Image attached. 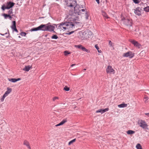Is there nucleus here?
I'll return each instance as SVG.
<instances>
[{
  "label": "nucleus",
  "mask_w": 149,
  "mask_h": 149,
  "mask_svg": "<svg viewBox=\"0 0 149 149\" xmlns=\"http://www.w3.org/2000/svg\"><path fill=\"white\" fill-rule=\"evenodd\" d=\"M80 9H81L79 6L78 5H76L74 7V12L70 11L69 15L71 16V20L74 23L76 24H80V22L79 20L78 17L76 16V15H79L80 13Z\"/></svg>",
  "instance_id": "nucleus-1"
},
{
  "label": "nucleus",
  "mask_w": 149,
  "mask_h": 149,
  "mask_svg": "<svg viewBox=\"0 0 149 149\" xmlns=\"http://www.w3.org/2000/svg\"><path fill=\"white\" fill-rule=\"evenodd\" d=\"M93 34L92 32L89 30H87L80 33V36L82 40H86L91 37Z\"/></svg>",
  "instance_id": "nucleus-2"
},
{
  "label": "nucleus",
  "mask_w": 149,
  "mask_h": 149,
  "mask_svg": "<svg viewBox=\"0 0 149 149\" xmlns=\"http://www.w3.org/2000/svg\"><path fill=\"white\" fill-rule=\"evenodd\" d=\"M66 22H63L60 24L55 25L58 29H59L60 31H64L66 30L67 25Z\"/></svg>",
  "instance_id": "nucleus-3"
},
{
  "label": "nucleus",
  "mask_w": 149,
  "mask_h": 149,
  "mask_svg": "<svg viewBox=\"0 0 149 149\" xmlns=\"http://www.w3.org/2000/svg\"><path fill=\"white\" fill-rule=\"evenodd\" d=\"M138 124L140 127L144 129H147L148 127V125L146 122L144 120L141 119L138 120Z\"/></svg>",
  "instance_id": "nucleus-4"
},
{
  "label": "nucleus",
  "mask_w": 149,
  "mask_h": 149,
  "mask_svg": "<svg viewBox=\"0 0 149 149\" xmlns=\"http://www.w3.org/2000/svg\"><path fill=\"white\" fill-rule=\"evenodd\" d=\"M122 20L123 21L124 24L127 26H132L133 23L131 19L128 18H122Z\"/></svg>",
  "instance_id": "nucleus-5"
},
{
  "label": "nucleus",
  "mask_w": 149,
  "mask_h": 149,
  "mask_svg": "<svg viewBox=\"0 0 149 149\" xmlns=\"http://www.w3.org/2000/svg\"><path fill=\"white\" fill-rule=\"evenodd\" d=\"M68 6L70 7H74L76 5L77 2L75 0H65Z\"/></svg>",
  "instance_id": "nucleus-6"
},
{
  "label": "nucleus",
  "mask_w": 149,
  "mask_h": 149,
  "mask_svg": "<svg viewBox=\"0 0 149 149\" xmlns=\"http://www.w3.org/2000/svg\"><path fill=\"white\" fill-rule=\"evenodd\" d=\"M66 29L69 30L73 29L74 28L75 25L71 22H66Z\"/></svg>",
  "instance_id": "nucleus-7"
},
{
  "label": "nucleus",
  "mask_w": 149,
  "mask_h": 149,
  "mask_svg": "<svg viewBox=\"0 0 149 149\" xmlns=\"http://www.w3.org/2000/svg\"><path fill=\"white\" fill-rule=\"evenodd\" d=\"M49 24L50 23H49L47 24H46L45 31H48L50 32L54 31L55 27L53 25H49Z\"/></svg>",
  "instance_id": "nucleus-8"
},
{
  "label": "nucleus",
  "mask_w": 149,
  "mask_h": 149,
  "mask_svg": "<svg viewBox=\"0 0 149 149\" xmlns=\"http://www.w3.org/2000/svg\"><path fill=\"white\" fill-rule=\"evenodd\" d=\"M129 41L135 47L139 48L141 46V45L140 43L134 40L130 39Z\"/></svg>",
  "instance_id": "nucleus-9"
},
{
  "label": "nucleus",
  "mask_w": 149,
  "mask_h": 149,
  "mask_svg": "<svg viewBox=\"0 0 149 149\" xmlns=\"http://www.w3.org/2000/svg\"><path fill=\"white\" fill-rule=\"evenodd\" d=\"M134 54L132 52L129 51L127 53H124L123 56L125 57H129L130 58H132L134 56Z\"/></svg>",
  "instance_id": "nucleus-10"
},
{
  "label": "nucleus",
  "mask_w": 149,
  "mask_h": 149,
  "mask_svg": "<svg viewBox=\"0 0 149 149\" xmlns=\"http://www.w3.org/2000/svg\"><path fill=\"white\" fill-rule=\"evenodd\" d=\"M106 71L107 73H110L114 74L115 71L112 68L111 66L108 65L106 70Z\"/></svg>",
  "instance_id": "nucleus-11"
},
{
  "label": "nucleus",
  "mask_w": 149,
  "mask_h": 149,
  "mask_svg": "<svg viewBox=\"0 0 149 149\" xmlns=\"http://www.w3.org/2000/svg\"><path fill=\"white\" fill-rule=\"evenodd\" d=\"M75 47L79 49H81L83 51H85L88 53L90 52V51L89 50L87 49L82 45H75Z\"/></svg>",
  "instance_id": "nucleus-12"
},
{
  "label": "nucleus",
  "mask_w": 149,
  "mask_h": 149,
  "mask_svg": "<svg viewBox=\"0 0 149 149\" xmlns=\"http://www.w3.org/2000/svg\"><path fill=\"white\" fill-rule=\"evenodd\" d=\"M142 10L141 8L139 7H137L134 9V13L136 15H141Z\"/></svg>",
  "instance_id": "nucleus-13"
},
{
  "label": "nucleus",
  "mask_w": 149,
  "mask_h": 149,
  "mask_svg": "<svg viewBox=\"0 0 149 149\" xmlns=\"http://www.w3.org/2000/svg\"><path fill=\"white\" fill-rule=\"evenodd\" d=\"M15 3L13 2L9 1L6 3V7L8 9H9L12 8L15 5Z\"/></svg>",
  "instance_id": "nucleus-14"
},
{
  "label": "nucleus",
  "mask_w": 149,
  "mask_h": 149,
  "mask_svg": "<svg viewBox=\"0 0 149 149\" xmlns=\"http://www.w3.org/2000/svg\"><path fill=\"white\" fill-rule=\"evenodd\" d=\"M46 24H41L38 27L39 31H45L46 30Z\"/></svg>",
  "instance_id": "nucleus-15"
},
{
  "label": "nucleus",
  "mask_w": 149,
  "mask_h": 149,
  "mask_svg": "<svg viewBox=\"0 0 149 149\" xmlns=\"http://www.w3.org/2000/svg\"><path fill=\"white\" fill-rule=\"evenodd\" d=\"M9 81L12 82H15L17 81L20 80L21 79L20 78H18L17 79L15 78H12L11 79H8Z\"/></svg>",
  "instance_id": "nucleus-16"
},
{
  "label": "nucleus",
  "mask_w": 149,
  "mask_h": 149,
  "mask_svg": "<svg viewBox=\"0 0 149 149\" xmlns=\"http://www.w3.org/2000/svg\"><path fill=\"white\" fill-rule=\"evenodd\" d=\"M24 145L26 146L29 149H31L29 143L26 140H25L23 143Z\"/></svg>",
  "instance_id": "nucleus-17"
},
{
  "label": "nucleus",
  "mask_w": 149,
  "mask_h": 149,
  "mask_svg": "<svg viewBox=\"0 0 149 149\" xmlns=\"http://www.w3.org/2000/svg\"><path fill=\"white\" fill-rule=\"evenodd\" d=\"M101 12L102 15L106 19H108L109 18V17L105 12L104 11V10H102L101 11Z\"/></svg>",
  "instance_id": "nucleus-18"
},
{
  "label": "nucleus",
  "mask_w": 149,
  "mask_h": 149,
  "mask_svg": "<svg viewBox=\"0 0 149 149\" xmlns=\"http://www.w3.org/2000/svg\"><path fill=\"white\" fill-rule=\"evenodd\" d=\"M67 120L66 119L63 120L62 121H61L60 123L56 125H55V126L56 127H57V126L61 125H62L64 123H65V122H67Z\"/></svg>",
  "instance_id": "nucleus-19"
},
{
  "label": "nucleus",
  "mask_w": 149,
  "mask_h": 149,
  "mask_svg": "<svg viewBox=\"0 0 149 149\" xmlns=\"http://www.w3.org/2000/svg\"><path fill=\"white\" fill-rule=\"evenodd\" d=\"M7 89V90L4 94H5V95H6V96H7L12 91V89L10 88H8Z\"/></svg>",
  "instance_id": "nucleus-20"
},
{
  "label": "nucleus",
  "mask_w": 149,
  "mask_h": 149,
  "mask_svg": "<svg viewBox=\"0 0 149 149\" xmlns=\"http://www.w3.org/2000/svg\"><path fill=\"white\" fill-rule=\"evenodd\" d=\"M31 68V66L28 65L27 66H26L25 68L23 69V70L26 71H29V70Z\"/></svg>",
  "instance_id": "nucleus-21"
},
{
  "label": "nucleus",
  "mask_w": 149,
  "mask_h": 149,
  "mask_svg": "<svg viewBox=\"0 0 149 149\" xmlns=\"http://www.w3.org/2000/svg\"><path fill=\"white\" fill-rule=\"evenodd\" d=\"M127 106V104L123 103L118 105V107H119V108H124L126 107Z\"/></svg>",
  "instance_id": "nucleus-22"
},
{
  "label": "nucleus",
  "mask_w": 149,
  "mask_h": 149,
  "mask_svg": "<svg viewBox=\"0 0 149 149\" xmlns=\"http://www.w3.org/2000/svg\"><path fill=\"white\" fill-rule=\"evenodd\" d=\"M11 29H13L16 27V22L14 21L12 22V25L11 27Z\"/></svg>",
  "instance_id": "nucleus-23"
},
{
  "label": "nucleus",
  "mask_w": 149,
  "mask_h": 149,
  "mask_svg": "<svg viewBox=\"0 0 149 149\" xmlns=\"http://www.w3.org/2000/svg\"><path fill=\"white\" fill-rule=\"evenodd\" d=\"M109 44L110 47L113 48L114 49V44L113 43L111 40H109Z\"/></svg>",
  "instance_id": "nucleus-24"
},
{
  "label": "nucleus",
  "mask_w": 149,
  "mask_h": 149,
  "mask_svg": "<svg viewBox=\"0 0 149 149\" xmlns=\"http://www.w3.org/2000/svg\"><path fill=\"white\" fill-rule=\"evenodd\" d=\"M135 131L132 130H129L127 132V133L128 134H132L135 133Z\"/></svg>",
  "instance_id": "nucleus-25"
},
{
  "label": "nucleus",
  "mask_w": 149,
  "mask_h": 149,
  "mask_svg": "<svg viewBox=\"0 0 149 149\" xmlns=\"http://www.w3.org/2000/svg\"><path fill=\"white\" fill-rule=\"evenodd\" d=\"M71 53V52L68 51L66 50L64 52V54L66 56H67L68 55L70 54Z\"/></svg>",
  "instance_id": "nucleus-26"
},
{
  "label": "nucleus",
  "mask_w": 149,
  "mask_h": 149,
  "mask_svg": "<svg viewBox=\"0 0 149 149\" xmlns=\"http://www.w3.org/2000/svg\"><path fill=\"white\" fill-rule=\"evenodd\" d=\"M136 148L137 149H142L141 145L139 143H138L136 146Z\"/></svg>",
  "instance_id": "nucleus-27"
},
{
  "label": "nucleus",
  "mask_w": 149,
  "mask_h": 149,
  "mask_svg": "<svg viewBox=\"0 0 149 149\" xmlns=\"http://www.w3.org/2000/svg\"><path fill=\"white\" fill-rule=\"evenodd\" d=\"M109 110V109L108 108H107L104 109H102V114L108 111Z\"/></svg>",
  "instance_id": "nucleus-28"
},
{
  "label": "nucleus",
  "mask_w": 149,
  "mask_h": 149,
  "mask_svg": "<svg viewBox=\"0 0 149 149\" xmlns=\"http://www.w3.org/2000/svg\"><path fill=\"white\" fill-rule=\"evenodd\" d=\"M39 31L38 27L36 28H33L31 29L30 30V31Z\"/></svg>",
  "instance_id": "nucleus-29"
},
{
  "label": "nucleus",
  "mask_w": 149,
  "mask_h": 149,
  "mask_svg": "<svg viewBox=\"0 0 149 149\" xmlns=\"http://www.w3.org/2000/svg\"><path fill=\"white\" fill-rule=\"evenodd\" d=\"M76 140V139H73L72 140L70 141L68 143V145H70L71 144H72Z\"/></svg>",
  "instance_id": "nucleus-30"
},
{
  "label": "nucleus",
  "mask_w": 149,
  "mask_h": 149,
  "mask_svg": "<svg viewBox=\"0 0 149 149\" xmlns=\"http://www.w3.org/2000/svg\"><path fill=\"white\" fill-rule=\"evenodd\" d=\"M144 10L146 12H148L149 11V6H148L144 8Z\"/></svg>",
  "instance_id": "nucleus-31"
},
{
  "label": "nucleus",
  "mask_w": 149,
  "mask_h": 149,
  "mask_svg": "<svg viewBox=\"0 0 149 149\" xmlns=\"http://www.w3.org/2000/svg\"><path fill=\"white\" fill-rule=\"evenodd\" d=\"M6 96H6V95H5L4 94V95H3V96H2V97L1 99V102H3L5 97Z\"/></svg>",
  "instance_id": "nucleus-32"
},
{
  "label": "nucleus",
  "mask_w": 149,
  "mask_h": 149,
  "mask_svg": "<svg viewBox=\"0 0 149 149\" xmlns=\"http://www.w3.org/2000/svg\"><path fill=\"white\" fill-rule=\"evenodd\" d=\"M64 89L65 91H68L70 90V88L66 86L64 87Z\"/></svg>",
  "instance_id": "nucleus-33"
},
{
  "label": "nucleus",
  "mask_w": 149,
  "mask_h": 149,
  "mask_svg": "<svg viewBox=\"0 0 149 149\" xmlns=\"http://www.w3.org/2000/svg\"><path fill=\"white\" fill-rule=\"evenodd\" d=\"M51 38L52 39H57L58 38V37L57 35H54Z\"/></svg>",
  "instance_id": "nucleus-34"
},
{
  "label": "nucleus",
  "mask_w": 149,
  "mask_h": 149,
  "mask_svg": "<svg viewBox=\"0 0 149 149\" xmlns=\"http://www.w3.org/2000/svg\"><path fill=\"white\" fill-rule=\"evenodd\" d=\"M1 9L3 10H4L6 9H8L6 6H5V5H3L1 7Z\"/></svg>",
  "instance_id": "nucleus-35"
},
{
  "label": "nucleus",
  "mask_w": 149,
  "mask_h": 149,
  "mask_svg": "<svg viewBox=\"0 0 149 149\" xmlns=\"http://www.w3.org/2000/svg\"><path fill=\"white\" fill-rule=\"evenodd\" d=\"M26 33L24 32H22L20 33V35L22 36H25Z\"/></svg>",
  "instance_id": "nucleus-36"
},
{
  "label": "nucleus",
  "mask_w": 149,
  "mask_h": 149,
  "mask_svg": "<svg viewBox=\"0 0 149 149\" xmlns=\"http://www.w3.org/2000/svg\"><path fill=\"white\" fill-rule=\"evenodd\" d=\"M8 15H10L11 14L13 13V10L12 9L8 11Z\"/></svg>",
  "instance_id": "nucleus-37"
},
{
  "label": "nucleus",
  "mask_w": 149,
  "mask_h": 149,
  "mask_svg": "<svg viewBox=\"0 0 149 149\" xmlns=\"http://www.w3.org/2000/svg\"><path fill=\"white\" fill-rule=\"evenodd\" d=\"M3 16L5 18H6L7 17H8V16H9V15L8 14H4L3 15Z\"/></svg>",
  "instance_id": "nucleus-38"
},
{
  "label": "nucleus",
  "mask_w": 149,
  "mask_h": 149,
  "mask_svg": "<svg viewBox=\"0 0 149 149\" xmlns=\"http://www.w3.org/2000/svg\"><path fill=\"white\" fill-rule=\"evenodd\" d=\"M135 3H138L139 2V0H132Z\"/></svg>",
  "instance_id": "nucleus-39"
},
{
  "label": "nucleus",
  "mask_w": 149,
  "mask_h": 149,
  "mask_svg": "<svg viewBox=\"0 0 149 149\" xmlns=\"http://www.w3.org/2000/svg\"><path fill=\"white\" fill-rule=\"evenodd\" d=\"M144 99L146 100L145 101V103H146V101L147 100H148V99L149 98L148 97L145 96V97H144Z\"/></svg>",
  "instance_id": "nucleus-40"
},
{
  "label": "nucleus",
  "mask_w": 149,
  "mask_h": 149,
  "mask_svg": "<svg viewBox=\"0 0 149 149\" xmlns=\"http://www.w3.org/2000/svg\"><path fill=\"white\" fill-rule=\"evenodd\" d=\"M102 109H100L96 111V112L97 113H102Z\"/></svg>",
  "instance_id": "nucleus-41"
},
{
  "label": "nucleus",
  "mask_w": 149,
  "mask_h": 149,
  "mask_svg": "<svg viewBox=\"0 0 149 149\" xmlns=\"http://www.w3.org/2000/svg\"><path fill=\"white\" fill-rule=\"evenodd\" d=\"M58 99V97H53L52 99V100H53V101H55L56 99Z\"/></svg>",
  "instance_id": "nucleus-42"
},
{
  "label": "nucleus",
  "mask_w": 149,
  "mask_h": 149,
  "mask_svg": "<svg viewBox=\"0 0 149 149\" xmlns=\"http://www.w3.org/2000/svg\"><path fill=\"white\" fill-rule=\"evenodd\" d=\"M95 47L97 50H99V48L97 45H95Z\"/></svg>",
  "instance_id": "nucleus-43"
},
{
  "label": "nucleus",
  "mask_w": 149,
  "mask_h": 149,
  "mask_svg": "<svg viewBox=\"0 0 149 149\" xmlns=\"http://www.w3.org/2000/svg\"><path fill=\"white\" fill-rule=\"evenodd\" d=\"M85 10V9H82V8L81 7V9H80V14L81 13L82 11L84 12Z\"/></svg>",
  "instance_id": "nucleus-44"
},
{
  "label": "nucleus",
  "mask_w": 149,
  "mask_h": 149,
  "mask_svg": "<svg viewBox=\"0 0 149 149\" xmlns=\"http://www.w3.org/2000/svg\"><path fill=\"white\" fill-rule=\"evenodd\" d=\"M12 29L13 30V31H14L17 33L18 32V31L17 30V29L16 27Z\"/></svg>",
  "instance_id": "nucleus-45"
},
{
  "label": "nucleus",
  "mask_w": 149,
  "mask_h": 149,
  "mask_svg": "<svg viewBox=\"0 0 149 149\" xmlns=\"http://www.w3.org/2000/svg\"><path fill=\"white\" fill-rule=\"evenodd\" d=\"M95 0L98 4H99L100 3L99 0Z\"/></svg>",
  "instance_id": "nucleus-46"
},
{
  "label": "nucleus",
  "mask_w": 149,
  "mask_h": 149,
  "mask_svg": "<svg viewBox=\"0 0 149 149\" xmlns=\"http://www.w3.org/2000/svg\"><path fill=\"white\" fill-rule=\"evenodd\" d=\"M9 15V16H8V17H9V18L10 19H11L12 18V16L11 15Z\"/></svg>",
  "instance_id": "nucleus-47"
},
{
  "label": "nucleus",
  "mask_w": 149,
  "mask_h": 149,
  "mask_svg": "<svg viewBox=\"0 0 149 149\" xmlns=\"http://www.w3.org/2000/svg\"><path fill=\"white\" fill-rule=\"evenodd\" d=\"M76 65V64H72L71 65V67H73L74 65Z\"/></svg>",
  "instance_id": "nucleus-48"
},
{
  "label": "nucleus",
  "mask_w": 149,
  "mask_h": 149,
  "mask_svg": "<svg viewBox=\"0 0 149 149\" xmlns=\"http://www.w3.org/2000/svg\"><path fill=\"white\" fill-rule=\"evenodd\" d=\"M145 115L149 117V113H145Z\"/></svg>",
  "instance_id": "nucleus-49"
},
{
  "label": "nucleus",
  "mask_w": 149,
  "mask_h": 149,
  "mask_svg": "<svg viewBox=\"0 0 149 149\" xmlns=\"http://www.w3.org/2000/svg\"><path fill=\"white\" fill-rule=\"evenodd\" d=\"M98 51V52L99 53H101L102 52H101V50H97Z\"/></svg>",
  "instance_id": "nucleus-50"
},
{
  "label": "nucleus",
  "mask_w": 149,
  "mask_h": 149,
  "mask_svg": "<svg viewBox=\"0 0 149 149\" xmlns=\"http://www.w3.org/2000/svg\"><path fill=\"white\" fill-rule=\"evenodd\" d=\"M0 34L2 36H3L4 35V34H1V33H0Z\"/></svg>",
  "instance_id": "nucleus-51"
},
{
  "label": "nucleus",
  "mask_w": 149,
  "mask_h": 149,
  "mask_svg": "<svg viewBox=\"0 0 149 149\" xmlns=\"http://www.w3.org/2000/svg\"><path fill=\"white\" fill-rule=\"evenodd\" d=\"M86 70V69H85V68H84V69H83V70H84V71Z\"/></svg>",
  "instance_id": "nucleus-52"
},
{
  "label": "nucleus",
  "mask_w": 149,
  "mask_h": 149,
  "mask_svg": "<svg viewBox=\"0 0 149 149\" xmlns=\"http://www.w3.org/2000/svg\"><path fill=\"white\" fill-rule=\"evenodd\" d=\"M73 32H73H70V34L72 33V32Z\"/></svg>",
  "instance_id": "nucleus-53"
},
{
  "label": "nucleus",
  "mask_w": 149,
  "mask_h": 149,
  "mask_svg": "<svg viewBox=\"0 0 149 149\" xmlns=\"http://www.w3.org/2000/svg\"><path fill=\"white\" fill-rule=\"evenodd\" d=\"M106 1H107V0H106Z\"/></svg>",
  "instance_id": "nucleus-54"
}]
</instances>
